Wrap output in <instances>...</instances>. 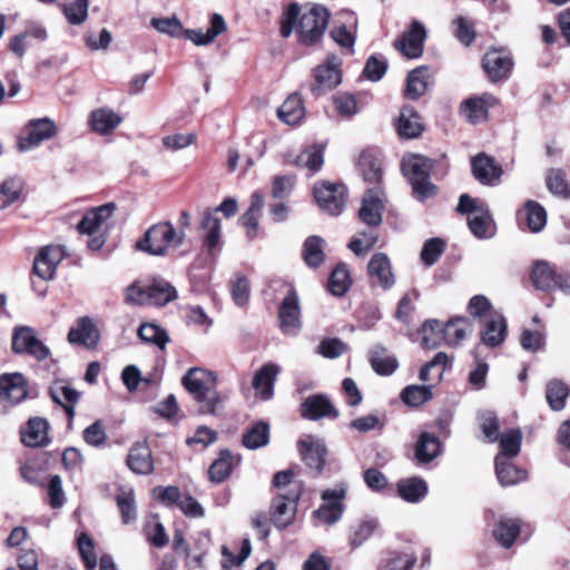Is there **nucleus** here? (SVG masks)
Listing matches in <instances>:
<instances>
[{
  "label": "nucleus",
  "instance_id": "nucleus-1",
  "mask_svg": "<svg viewBox=\"0 0 570 570\" xmlns=\"http://www.w3.org/2000/svg\"><path fill=\"white\" fill-rule=\"evenodd\" d=\"M331 19L330 10L320 3H309L302 11L297 2L287 4L279 19V35L287 39L295 31L297 42L304 47H315L324 38Z\"/></svg>",
  "mask_w": 570,
  "mask_h": 570
},
{
  "label": "nucleus",
  "instance_id": "nucleus-2",
  "mask_svg": "<svg viewBox=\"0 0 570 570\" xmlns=\"http://www.w3.org/2000/svg\"><path fill=\"white\" fill-rule=\"evenodd\" d=\"M118 206L109 202L96 207L86 209L81 219L76 225V230L80 235L89 236L87 249H101L114 226L111 219Z\"/></svg>",
  "mask_w": 570,
  "mask_h": 570
},
{
  "label": "nucleus",
  "instance_id": "nucleus-3",
  "mask_svg": "<svg viewBox=\"0 0 570 570\" xmlns=\"http://www.w3.org/2000/svg\"><path fill=\"white\" fill-rule=\"evenodd\" d=\"M185 389L199 404L203 414L219 415L223 411L222 400L216 391V376L203 368H190L183 377Z\"/></svg>",
  "mask_w": 570,
  "mask_h": 570
},
{
  "label": "nucleus",
  "instance_id": "nucleus-4",
  "mask_svg": "<svg viewBox=\"0 0 570 570\" xmlns=\"http://www.w3.org/2000/svg\"><path fill=\"white\" fill-rule=\"evenodd\" d=\"M237 210L236 199L226 197L216 208L206 207L202 212L197 230L204 249H216L222 245L220 219L215 214L222 213L228 219L235 216Z\"/></svg>",
  "mask_w": 570,
  "mask_h": 570
},
{
  "label": "nucleus",
  "instance_id": "nucleus-5",
  "mask_svg": "<svg viewBox=\"0 0 570 570\" xmlns=\"http://www.w3.org/2000/svg\"><path fill=\"white\" fill-rule=\"evenodd\" d=\"M434 165V159L423 155H412L402 161V171L412 186L414 197L421 202L438 193V187L430 180Z\"/></svg>",
  "mask_w": 570,
  "mask_h": 570
},
{
  "label": "nucleus",
  "instance_id": "nucleus-6",
  "mask_svg": "<svg viewBox=\"0 0 570 570\" xmlns=\"http://www.w3.org/2000/svg\"><path fill=\"white\" fill-rule=\"evenodd\" d=\"M514 56L507 47H490L481 59V68L491 83H503L514 69Z\"/></svg>",
  "mask_w": 570,
  "mask_h": 570
},
{
  "label": "nucleus",
  "instance_id": "nucleus-7",
  "mask_svg": "<svg viewBox=\"0 0 570 570\" xmlns=\"http://www.w3.org/2000/svg\"><path fill=\"white\" fill-rule=\"evenodd\" d=\"M186 234L176 232L170 222H159L151 225L140 237L135 249H168L184 245Z\"/></svg>",
  "mask_w": 570,
  "mask_h": 570
},
{
  "label": "nucleus",
  "instance_id": "nucleus-8",
  "mask_svg": "<svg viewBox=\"0 0 570 570\" xmlns=\"http://www.w3.org/2000/svg\"><path fill=\"white\" fill-rule=\"evenodd\" d=\"M11 350L18 355H28L42 362L50 357L51 351L39 337L35 328L16 326L12 332Z\"/></svg>",
  "mask_w": 570,
  "mask_h": 570
},
{
  "label": "nucleus",
  "instance_id": "nucleus-9",
  "mask_svg": "<svg viewBox=\"0 0 570 570\" xmlns=\"http://www.w3.org/2000/svg\"><path fill=\"white\" fill-rule=\"evenodd\" d=\"M313 195L322 210L338 216L345 208L348 193L342 183L321 180L314 185Z\"/></svg>",
  "mask_w": 570,
  "mask_h": 570
},
{
  "label": "nucleus",
  "instance_id": "nucleus-10",
  "mask_svg": "<svg viewBox=\"0 0 570 570\" xmlns=\"http://www.w3.org/2000/svg\"><path fill=\"white\" fill-rule=\"evenodd\" d=\"M286 286V295L278 307L279 328L285 335L296 336L302 330L301 301L296 289L292 285Z\"/></svg>",
  "mask_w": 570,
  "mask_h": 570
},
{
  "label": "nucleus",
  "instance_id": "nucleus-11",
  "mask_svg": "<svg viewBox=\"0 0 570 570\" xmlns=\"http://www.w3.org/2000/svg\"><path fill=\"white\" fill-rule=\"evenodd\" d=\"M347 487L343 483L333 489L325 490L321 498L324 503L316 509L313 514L322 523L332 525L336 523L343 515V500L346 497Z\"/></svg>",
  "mask_w": 570,
  "mask_h": 570
},
{
  "label": "nucleus",
  "instance_id": "nucleus-12",
  "mask_svg": "<svg viewBox=\"0 0 570 570\" xmlns=\"http://www.w3.org/2000/svg\"><path fill=\"white\" fill-rule=\"evenodd\" d=\"M299 498L297 488L291 494L277 492L271 505L272 521L276 528L284 529L293 523Z\"/></svg>",
  "mask_w": 570,
  "mask_h": 570
},
{
  "label": "nucleus",
  "instance_id": "nucleus-13",
  "mask_svg": "<svg viewBox=\"0 0 570 570\" xmlns=\"http://www.w3.org/2000/svg\"><path fill=\"white\" fill-rule=\"evenodd\" d=\"M393 126L399 138L402 140L417 139L425 131V125L419 111L410 105H404L399 116L394 119Z\"/></svg>",
  "mask_w": 570,
  "mask_h": 570
},
{
  "label": "nucleus",
  "instance_id": "nucleus-14",
  "mask_svg": "<svg viewBox=\"0 0 570 570\" xmlns=\"http://www.w3.org/2000/svg\"><path fill=\"white\" fill-rule=\"evenodd\" d=\"M471 169L474 178L482 185H498L503 175L502 166L485 153H479L471 158Z\"/></svg>",
  "mask_w": 570,
  "mask_h": 570
},
{
  "label": "nucleus",
  "instance_id": "nucleus-15",
  "mask_svg": "<svg viewBox=\"0 0 570 570\" xmlns=\"http://www.w3.org/2000/svg\"><path fill=\"white\" fill-rule=\"evenodd\" d=\"M498 102V98L489 92L470 97L461 102L460 115L473 125L487 121L489 118V109Z\"/></svg>",
  "mask_w": 570,
  "mask_h": 570
},
{
  "label": "nucleus",
  "instance_id": "nucleus-16",
  "mask_svg": "<svg viewBox=\"0 0 570 570\" xmlns=\"http://www.w3.org/2000/svg\"><path fill=\"white\" fill-rule=\"evenodd\" d=\"M342 81V70L332 62L318 65L313 69L309 89L314 97H320L336 88Z\"/></svg>",
  "mask_w": 570,
  "mask_h": 570
},
{
  "label": "nucleus",
  "instance_id": "nucleus-17",
  "mask_svg": "<svg viewBox=\"0 0 570 570\" xmlns=\"http://www.w3.org/2000/svg\"><path fill=\"white\" fill-rule=\"evenodd\" d=\"M383 196L382 187H372L366 190L363 197L358 217L370 227H377L382 223V216L385 209Z\"/></svg>",
  "mask_w": 570,
  "mask_h": 570
},
{
  "label": "nucleus",
  "instance_id": "nucleus-18",
  "mask_svg": "<svg viewBox=\"0 0 570 570\" xmlns=\"http://www.w3.org/2000/svg\"><path fill=\"white\" fill-rule=\"evenodd\" d=\"M426 30L419 21H413L407 31L394 42V47L406 58L415 59L422 56Z\"/></svg>",
  "mask_w": 570,
  "mask_h": 570
},
{
  "label": "nucleus",
  "instance_id": "nucleus-19",
  "mask_svg": "<svg viewBox=\"0 0 570 570\" xmlns=\"http://www.w3.org/2000/svg\"><path fill=\"white\" fill-rule=\"evenodd\" d=\"M356 168L364 181L381 187L383 180V165L381 154L376 149H364L357 159Z\"/></svg>",
  "mask_w": 570,
  "mask_h": 570
},
{
  "label": "nucleus",
  "instance_id": "nucleus-20",
  "mask_svg": "<svg viewBox=\"0 0 570 570\" xmlns=\"http://www.w3.org/2000/svg\"><path fill=\"white\" fill-rule=\"evenodd\" d=\"M264 195L255 190L250 196V204L247 210L238 218V225L245 230L248 239H255L261 236L259 217L264 208Z\"/></svg>",
  "mask_w": 570,
  "mask_h": 570
},
{
  "label": "nucleus",
  "instance_id": "nucleus-21",
  "mask_svg": "<svg viewBox=\"0 0 570 570\" xmlns=\"http://www.w3.org/2000/svg\"><path fill=\"white\" fill-rule=\"evenodd\" d=\"M301 414L304 419L317 421L323 417L336 419L340 413L326 395L314 394L301 404Z\"/></svg>",
  "mask_w": 570,
  "mask_h": 570
},
{
  "label": "nucleus",
  "instance_id": "nucleus-22",
  "mask_svg": "<svg viewBox=\"0 0 570 570\" xmlns=\"http://www.w3.org/2000/svg\"><path fill=\"white\" fill-rule=\"evenodd\" d=\"M297 445L301 456L306 465L317 472H321L324 468L327 454L324 442L312 435H305L298 441Z\"/></svg>",
  "mask_w": 570,
  "mask_h": 570
},
{
  "label": "nucleus",
  "instance_id": "nucleus-23",
  "mask_svg": "<svg viewBox=\"0 0 570 570\" xmlns=\"http://www.w3.org/2000/svg\"><path fill=\"white\" fill-rule=\"evenodd\" d=\"M508 333V324L504 316L499 313H492L489 318L482 322L480 330L481 342L488 347L501 345Z\"/></svg>",
  "mask_w": 570,
  "mask_h": 570
},
{
  "label": "nucleus",
  "instance_id": "nucleus-24",
  "mask_svg": "<svg viewBox=\"0 0 570 570\" xmlns=\"http://www.w3.org/2000/svg\"><path fill=\"white\" fill-rule=\"evenodd\" d=\"M99 338V331L88 316L79 317L68 333V342L70 344L82 345L87 348H95L98 345Z\"/></svg>",
  "mask_w": 570,
  "mask_h": 570
},
{
  "label": "nucleus",
  "instance_id": "nucleus-25",
  "mask_svg": "<svg viewBox=\"0 0 570 570\" xmlns=\"http://www.w3.org/2000/svg\"><path fill=\"white\" fill-rule=\"evenodd\" d=\"M28 396L27 381L21 373L0 375V399L17 404Z\"/></svg>",
  "mask_w": 570,
  "mask_h": 570
},
{
  "label": "nucleus",
  "instance_id": "nucleus-26",
  "mask_svg": "<svg viewBox=\"0 0 570 570\" xmlns=\"http://www.w3.org/2000/svg\"><path fill=\"white\" fill-rule=\"evenodd\" d=\"M49 395L51 400L60 405L71 423L76 415V405L80 400L81 393L71 387L65 381H56L49 387Z\"/></svg>",
  "mask_w": 570,
  "mask_h": 570
},
{
  "label": "nucleus",
  "instance_id": "nucleus-27",
  "mask_svg": "<svg viewBox=\"0 0 570 570\" xmlns=\"http://www.w3.org/2000/svg\"><path fill=\"white\" fill-rule=\"evenodd\" d=\"M28 127L27 136L19 141L21 150L36 147L43 140L53 137L57 132L56 124L48 118L31 120Z\"/></svg>",
  "mask_w": 570,
  "mask_h": 570
},
{
  "label": "nucleus",
  "instance_id": "nucleus-28",
  "mask_svg": "<svg viewBox=\"0 0 570 570\" xmlns=\"http://www.w3.org/2000/svg\"><path fill=\"white\" fill-rule=\"evenodd\" d=\"M517 220L520 227H527L533 233L540 232L547 224V212L535 200H527L517 212Z\"/></svg>",
  "mask_w": 570,
  "mask_h": 570
},
{
  "label": "nucleus",
  "instance_id": "nucleus-29",
  "mask_svg": "<svg viewBox=\"0 0 570 570\" xmlns=\"http://www.w3.org/2000/svg\"><path fill=\"white\" fill-rule=\"evenodd\" d=\"M281 367L275 363L264 364L254 375L253 387L257 395L264 401H268L274 395V385Z\"/></svg>",
  "mask_w": 570,
  "mask_h": 570
},
{
  "label": "nucleus",
  "instance_id": "nucleus-30",
  "mask_svg": "<svg viewBox=\"0 0 570 570\" xmlns=\"http://www.w3.org/2000/svg\"><path fill=\"white\" fill-rule=\"evenodd\" d=\"M367 271L371 281L384 289L391 288L395 283L390 259L383 253H377L371 258Z\"/></svg>",
  "mask_w": 570,
  "mask_h": 570
},
{
  "label": "nucleus",
  "instance_id": "nucleus-31",
  "mask_svg": "<svg viewBox=\"0 0 570 570\" xmlns=\"http://www.w3.org/2000/svg\"><path fill=\"white\" fill-rule=\"evenodd\" d=\"M121 121V116L107 107L92 110L88 118L90 129L101 136L111 134Z\"/></svg>",
  "mask_w": 570,
  "mask_h": 570
},
{
  "label": "nucleus",
  "instance_id": "nucleus-32",
  "mask_svg": "<svg viewBox=\"0 0 570 570\" xmlns=\"http://www.w3.org/2000/svg\"><path fill=\"white\" fill-rule=\"evenodd\" d=\"M227 29L226 22L222 14L213 13L210 17V26L204 33L202 30L184 29L183 35L186 39L193 41L196 46H206L213 42L219 35Z\"/></svg>",
  "mask_w": 570,
  "mask_h": 570
},
{
  "label": "nucleus",
  "instance_id": "nucleus-33",
  "mask_svg": "<svg viewBox=\"0 0 570 570\" xmlns=\"http://www.w3.org/2000/svg\"><path fill=\"white\" fill-rule=\"evenodd\" d=\"M48 422L42 417H31L20 431L21 442L29 448L43 446L49 442Z\"/></svg>",
  "mask_w": 570,
  "mask_h": 570
},
{
  "label": "nucleus",
  "instance_id": "nucleus-34",
  "mask_svg": "<svg viewBox=\"0 0 570 570\" xmlns=\"http://www.w3.org/2000/svg\"><path fill=\"white\" fill-rule=\"evenodd\" d=\"M128 468L136 474H150L154 471L151 450L145 442L132 445L127 456Z\"/></svg>",
  "mask_w": 570,
  "mask_h": 570
},
{
  "label": "nucleus",
  "instance_id": "nucleus-35",
  "mask_svg": "<svg viewBox=\"0 0 570 570\" xmlns=\"http://www.w3.org/2000/svg\"><path fill=\"white\" fill-rule=\"evenodd\" d=\"M430 78L431 71L428 66H419L411 70L406 77L404 96L412 100L422 97L429 88Z\"/></svg>",
  "mask_w": 570,
  "mask_h": 570
},
{
  "label": "nucleus",
  "instance_id": "nucleus-36",
  "mask_svg": "<svg viewBox=\"0 0 570 570\" xmlns=\"http://www.w3.org/2000/svg\"><path fill=\"white\" fill-rule=\"evenodd\" d=\"M65 252H38L33 258V273L43 281L52 279Z\"/></svg>",
  "mask_w": 570,
  "mask_h": 570
},
{
  "label": "nucleus",
  "instance_id": "nucleus-37",
  "mask_svg": "<svg viewBox=\"0 0 570 570\" xmlns=\"http://www.w3.org/2000/svg\"><path fill=\"white\" fill-rule=\"evenodd\" d=\"M397 494L409 503L422 501L429 491L428 483L420 476L402 479L396 484Z\"/></svg>",
  "mask_w": 570,
  "mask_h": 570
},
{
  "label": "nucleus",
  "instance_id": "nucleus-38",
  "mask_svg": "<svg viewBox=\"0 0 570 570\" xmlns=\"http://www.w3.org/2000/svg\"><path fill=\"white\" fill-rule=\"evenodd\" d=\"M278 118L289 125H297L305 116L303 98L299 94L289 95L277 110Z\"/></svg>",
  "mask_w": 570,
  "mask_h": 570
},
{
  "label": "nucleus",
  "instance_id": "nucleus-39",
  "mask_svg": "<svg viewBox=\"0 0 570 570\" xmlns=\"http://www.w3.org/2000/svg\"><path fill=\"white\" fill-rule=\"evenodd\" d=\"M558 272L546 261L533 263L531 281L537 289L550 292L556 289Z\"/></svg>",
  "mask_w": 570,
  "mask_h": 570
},
{
  "label": "nucleus",
  "instance_id": "nucleus-40",
  "mask_svg": "<svg viewBox=\"0 0 570 570\" xmlns=\"http://www.w3.org/2000/svg\"><path fill=\"white\" fill-rule=\"evenodd\" d=\"M495 473L501 485L510 487L527 479V471L505 460L502 455L495 456Z\"/></svg>",
  "mask_w": 570,
  "mask_h": 570
},
{
  "label": "nucleus",
  "instance_id": "nucleus-41",
  "mask_svg": "<svg viewBox=\"0 0 570 570\" xmlns=\"http://www.w3.org/2000/svg\"><path fill=\"white\" fill-rule=\"evenodd\" d=\"M294 165L307 169L311 175L318 173L324 165L323 147L320 145L307 146L296 156Z\"/></svg>",
  "mask_w": 570,
  "mask_h": 570
},
{
  "label": "nucleus",
  "instance_id": "nucleus-42",
  "mask_svg": "<svg viewBox=\"0 0 570 570\" xmlns=\"http://www.w3.org/2000/svg\"><path fill=\"white\" fill-rule=\"evenodd\" d=\"M445 344L456 346L472 333V324L466 317H454L443 324Z\"/></svg>",
  "mask_w": 570,
  "mask_h": 570
},
{
  "label": "nucleus",
  "instance_id": "nucleus-43",
  "mask_svg": "<svg viewBox=\"0 0 570 570\" xmlns=\"http://www.w3.org/2000/svg\"><path fill=\"white\" fill-rule=\"evenodd\" d=\"M441 452V442L432 433L423 432L420 434L415 444V459L419 463H429L433 461Z\"/></svg>",
  "mask_w": 570,
  "mask_h": 570
},
{
  "label": "nucleus",
  "instance_id": "nucleus-44",
  "mask_svg": "<svg viewBox=\"0 0 570 570\" xmlns=\"http://www.w3.org/2000/svg\"><path fill=\"white\" fill-rule=\"evenodd\" d=\"M468 225L471 233L480 239L491 238L495 234V223L487 207L479 214L468 216Z\"/></svg>",
  "mask_w": 570,
  "mask_h": 570
},
{
  "label": "nucleus",
  "instance_id": "nucleus-45",
  "mask_svg": "<svg viewBox=\"0 0 570 570\" xmlns=\"http://www.w3.org/2000/svg\"><path fill=\"white\" fill-rule=\"evenodd\" d=\"M370 362L379 375H391L399 366L396 357L389 354L382 345H376L371 350Z\"/></svg>",
  "mask_w": 570,
  "mask_h": 570
},
{
  "label": "nucleus",
  "instance_id": "nucleus-46",
  "mask_svg": "<svg viewBox=\"0 0 570 570\" xmlns=\"http://www.w3.org/2000/svg\"><path fill=\"white\" fill-rule=\"evenodd\" d=\"M546 186L548 190L560 199H570V184L567 173L562 168H550L546 173Z\"/></svg>",
  "mask_w": 570,
  "mask_h": 570
},
{
  "label": "nucleus",
  "instance_id": "nucleus-47",
  "mask_svg": "<svg viewBox=\"0 0 570 570\" xmlns=\"http://www.w3.org/2000/svg\"><path fill=\"white\" fill-rule=\"evenodd\" d=\"M520 530L521 522L519 519L502 518L493 530V535L503 548L509 549L513 546Z\"/></svg>",
  "mask_w": 570,
  "mask_h": 570
},
{
  "label": "nucleus",
  "instance_id": "nucleus-48",
  "mask_svg": "<svg viewBox=\"0 0 570 570\" xmlns=\"http://www.w3.org/2000/svg\"><path fill=\"white\" fill-rule=\"evenodd\" d=\"M352 286V277L347 266L344 263L337 264L332 271L327 288L334 296H344Z\"/></svg>",
  "mask_w": 570,
  "mask_h": 570
},
{
  "label": "nucleus",
  "instance_id": "nucleus-49",
  "mask_svg": "<svg viewBox=\"0 0 570 570\" xmlns=\"http://www.w3.org/2000/svg\"><path fill=\"white\" fill-rule=\"evenodd\" d=\"M24 183L20 177L10 176L0 183V210L18 202L23 193Z\"/></svg>",
  "mask_w": 570,
  "mask_h": 570
},
{
  "label": "nucleus",
  "instance_id": "nucleus-50",
  "mask_svg": "<svg viewBox=\"0 0 570 570\" xmlns=\"http://www.w3.org/2000/svg\"><path fill=\"white\" fill-rule=\"evenodd\" d=\"M379 529V522L375 519H365L353 524L348 532V544L352 549H357L364 544Z\"/></svg>",
  "mask_w": 570,
  "mask_h": 570
},
{
  "label": "nucleus",
  "instance_id": "nucleus-51",
  "mask_svg": "<svg viewBox=\"0 0 570 570\" xmlns=\"http://www.w3.org/2000/svg\"><path fill=\"white\" fill-rule=\"evenodd\" d=\"M214 263L215 257L212 252H200L189 269L191 282L207 283L210 279Z\"/></svg>",
  "mask_w": 570,
  "mask_h": 570
},
{
  "label": "nucleus",
  "instance_id": "nucleus-52",
  "mask_svg": "<svg viewBox=\"0 0 570 570\" xmlns=\"http://www.w3.org/2000/svg\"><path fill=\"white\" fill-rule=\"evenodd\" d=\"M420 334L422 338L421 345L424 348L432 350L445 343L443 324L438 320L426 321L422 325Z\"/></svg>",
  "mask_w": 570,
  "mask_h": 570
},
{
  "label": "nucleus",
  "instance_id": "nucleus-53",
  "mask_svg": "<svg viewBox=\"0 0 570 570\" xmlns=\"http://www.w3.org/2000/svg\"><path fill=\"white\" fill-rule=\"evenodd\" d=\"M570 389L563 381L554 379L548 382L546 399L551 410L561 411L566 405Z\"/></svg>",
  "mask_w": 570,
  "mask_h": 570
},
{
  "label": "nucleus",
  "instance_id": "nucleus-54",
  "mask_svg": "<svg viewBox=\"0 0 570 570\" xmlns=\"http://www.w3.org/2000/svg\"><path fill=\"white\" fill-rule=\"evenodd\" d=\"M269 441V425L263 421L256 422L244 433L243 444L249 450L265 446Z\"/></svg>",
  "mask_w": 570,
  "mask_h": 570
},
{
  "label": "nucleus",
  "instance_id": "nucleus-55",
  "mask_svg": "<svg viewBox=\"0 0 570 570\" xmlns=\"http://www.w3.org/2000/svg\"><path fill=\"white\" fill-rule=\"evenodd\" d=\"M176 295V289L164 279H155L149 284V305H166L175 299Z\"/></svg>",
  "mask_w": 570,
  "mask_h": 570
},
{
  "label": "nucleus",
  "instance_id": "nucleus-56",
  "mask_svg": "<svg viewBox=\"0 0 570 570\" xmlns=\"http://www.w3.org/2000/svg\"><path fill=\"white\" fill-rule=\"evenodd\" d=\"M432 396V389L429 385H407L400 395L402 402L412 407L426 403Z\"/></svg>",
  "mask_w": 570,
  "mask_h": 570
},
{
  "label": "nucleus",
  "instance_id": "nucleus-57",
  "mask_svg": "<svg viewBox=\"0 0 570 570\" xmlns=\"http://www.w3.org/2000/svg\"><path fill=\"white\" fill-rule=\"evenodd\" d=\"M500 452L505 460H511L520 453L522 434L518 429H512L499 436Z\"/></svg>",
  "mask_w": 570,
  "mask_h": 570
},
{
  "label": "nucleus",
  "instance_id": "nucleus-58",
  "mask_svg": "<svg viewBox=\"0 0 570 570\" xmlns=\"http://www.w3.org/2000/svg\"><path fill=\"white\" fill-rule=\"evenodd\" d=\"M124 524H129L137 519V508L134 490H120L116 498Z\"/></svg>",
  "mask_w": 570,
  "mask_h": 570
},
{
  "label": "nucleus",
  "instance_id": "nucleus-59",
  "mask_svg": "<svg viewBox=\"0 0 570 570\" xmlns=\"http://www.w3.org/2000/svg\"><path fill=\"white\" fill-rule=\"evenodd\" d=\"M138 336L146 343H151L164 350L169 341L167 332L154 323H144L138 328Z\"/></svg>",
  "mask_w": 570,
  "mask_h": 570
},
{
  "label": "nucleus",
  "instance_id": "nucleus-60",
  "mask_svg": "<svg viewBox=\"0 0 570 570\" xmlns=\"http://www.w3.org/2000/svg\"><path fill=\"white\" fill-rule=\"evenodd\" d=\"M232 472V454L228 450H223L219 458L209 466V480L215 483L223 482Z\"/></svg>",
  "mask_w": 570,
  "mask_h": 570
},
{
  "label": "nucleus",
  "instance_id": "nucleus-61",
  "mask_svg": "<svg viewBox=\"0 0 570 570\" xmlns=\"http://www.w3.org/2000/svg\"><path fill=\"white\" fill-rule=\"evenodd\" d=\"M466 311L471 317L479 318L481 322L489 318L492 313H499L484 295H474L471 297Z\"/></svg>",
  "mask_w": 570,
  "mask_h": 570
},
{
  "label": "nucleus",
  "instance_id": "nucleus-62",
  "mask_svg": "<svg viewBox=\"0 0 570 570\" xmlns=\"http://www.w3.org/2000/svg\"><path fill=\"white\" fill-rule=\"evenodd\" d=\"M62 12L70 24H81L88 17V0H70L63 4Z\"/></svg>",
  "mask_w": 570,
  "mask_h": 570
},
{
  "label": "nucleus",
  "instance_id": "nucleus-63",
  "mask_svg": "<svg viewBox=\"0 0 570 570\" xmlns=\"http://www.w3.org/2000/svg\"><path fill=\"white\" fill-rule=\"evenodd\" d=\"M416 562V557L405 552H390L379 570H411Z\"/></svg>",
  "mask_w": 570,
  "mask_h": 570
},
{
  "label": "nucleus",
  "instance_id": "nucleus-64",
  "mask_svg": "<svg viewBox=\"0 0 570 570\" xmlns=\"http://www.w3.org/2000/svg\"><path fill=\"white\" fill-rule=\"evenodd\" d=\"M453 24L455 26V38L465 47L471 46L476 38L474 22L462 16H459L453 20Z\"/></svg>",
  "mask_w": 570,
  "mask_h": 570
}]
</instances>
